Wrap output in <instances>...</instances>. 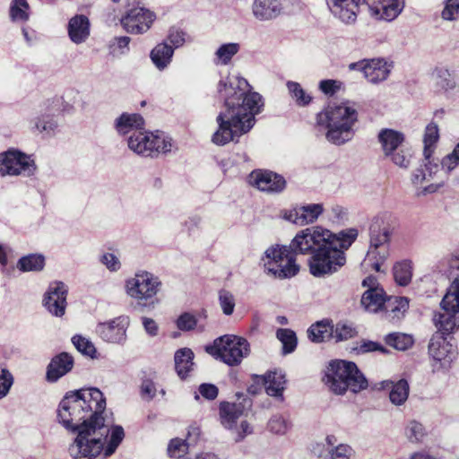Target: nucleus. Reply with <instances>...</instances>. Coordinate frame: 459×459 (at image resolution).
<instances>
[{
    "mask_svg": "<svg viewBox=\"0 0 459 459\" xmlns=\"http://www.w3.org/2000/svg\"><path fill=\"white\" fill-rule=\"evenodd\" d=\"M106 399L98 388L68 392L56 410V420L68 432L77 434L68 447L73 459L112 455L125 437L124 429L106 423L102 413Z\"/></svg>",
    "mask_w": 459,
    "mask_h": 459,
    "instance_id": "f257e3e1",
    "label": "nucleus"
},
{
    "mask_svg": "<svg viewBox=\"0 0 459 459\" xmlns=\"http://www.w3.org/2000/svg\"><path fill=\"white\" fill-rule=\"evenodd\" d=\"M358 237L354 228L332 233L321 227L300 230L290 246L269 247L261 257L264 271L278 279H289L298 274L299 266L296 254L311 255L308 260L312 275L321 277L337 272L346 262L344 250L348 249Z\"/></svg>",
    "mask_w": 459,
    "mask_h": 459,
    "instance_id": "f03ea898",
    "label": "nucleus"
},
{
    "mask_svg": "<svg viewBox=\"0 0 459 459\" xmlns=\"http://www.w3.org/2000/svg\"><path fill=\"white\" fill-rule=\"evenodd\" d=\"M217 91L224 100L225 109L217 116L218 129L212 141L217 145H224L254 126L255 117L261 112L264 102L262 96L252 91L248 82L240 76L221 79Z\"/></svg>",
    "mask_w": 459,
    "mask_h": 459,
    "instance_id": "7ed1b4c3",
    "label": "nucleus"
},
{
    "mask_svg": "<svg viewBox=\"0 0 459 459\" xmlns=\"http://www.w3.org/2000/svg\"><path fill=\"white\" fill-rule=\"evenodd\" d=\"M358 119L357 105L349 100L327 106L316 117L317 124L327 128L326 139L336 145L352 139Z\"/></svg>",
    "mask_w": 459,
    "mask_h": 459,
    "instance_id": "20e7f679",
    "label": "nucleus"
},
{
    "mask_svg": "<svg viewBox=\"0 0 459 459\" xmlns=\"http://www.w3.org/2000/svg\"><path fill=\"white\" fill-rule=\"evenodd\" d=\"M369 231L370 245L362 265L381 272V266L390 255L389 243L394 231L393 217L387 213L377 216Z\"/></svg>",
    "mask_w": 459,
    "mask_h": 459,
    "instance_id": "39448f33",
    "label": "nucleus"
},
{
    "mask_svg": "<svg viewBox=\"0 0 459 459\" xmlns=\"http://www.w3.org/2000/svg\"><path fill=\"white\" fill-rule=\"evenodd\" d=\"M323 382L335 394L342 395L348 390L359 393L367 389L368 383L354 362L333 360L327 366Z\"/></svg>",
    "mask_w": 459,
    "mask_h": 459,
    "instance_id": "423d86ee",
    "label": "nucleus"
},
{
    "mask_svg": "<svg viewBox=\"0 0 459 459\" xmlns=\"http://www.w3.org/2000/svg\"><path fill=\"white\" fill-rule=\"evenodd\" d=\"M161 287L160 278L145 270L137 271L125 281L126 295L142 308H153L159 304L157 295Z\"/></svg>",
    "mask_w": 459,
    "mask_h": 459,
    "instance_id": "0eeeda50",
    "label": "nucleus"
},
{
    "mask_svg": "<svg viewBox=\"0 0 459 459\" xmlns=\"http://www.w3.org/2000/svg\"><path fill=\"white\" fill-rule=\"evenodd\" d=\"M128 148L135 154L156 158L160 154H167L173 147L172 139L163 132H149L139 130L132 133L127 138Z\"/></svg>",
    "mask_w": 459,
    "mask_h": 459,
    "instance_id": "6e6552de",
    "label": "nucleus"
},
{
    "mask_svg": "<svg viewBox=\"0 0 459 459\" xmlns=\"http://www.w3.org/2000/svg\"><path fill=\"white\" fill-rule=\"evenodd\" d=\"M206 351L229 366H238L250 352L248 342L233 334H226L214 340Z\"/></svg>",
    "mask_w": 459,
    "mask_h": 459,
    "instance_id": "1a4fd4ad",
    "label": "nucleus"
},
{
    "mask_svg": "<svg viewBox=\"0 0 459 459\" xmlns=\"http://www.w3.org/2000/svg\"><path fill=\"white\" fill-rule=\"evenodd\" d=\"M36 170L37 165L31 155L15 148L0 152V178H29L33 176Z\"/></svg>",
    "mask_w": 459,
    "mask_h": 459,
    "instance_id": "9d476101",
    "label": "nucleus"
},
{
    "mask_svg": "<svg viewBox=\"0 0 459 459\" xmlns=\"http://www.w3.org/2000/svg\"><path fill=\"white\" fill-rule=\"evenodd\" d=\"M156 20V14L137 4L128 8L120 19L123 29L130 34L141 35L147 32Z\"/></svg>",
    "mask_w": 459,
    "mask_h": 459,
    "instance_id": "9b49d317",
    "label": "nucleus"
},
{
    "mask_svg": "<svg viewBox=\"0 0 459 459\" xmlns=\"http://www.w3.org/2000/svg\"><path fill=\"white\" fill-rule=\"evenodd\" d=\"M393 66V62L385 58H372L351 63L349 69L360 71L368 82L377 84L388 78Z\"/></svg>",
    "mask_w": 459,
    "mask_h": 459,
    "instance_id": "f8f14e48",
    "label": "nucleus"
},
{
    "mask_svg": "<svg viewBox=\"0 0 459 459\" xmlns=\"http://www.w3.org/2000/svg\"><path fill=\"white\" fill-rule=\"evenodd\" d=\"M129 326L127 316H118L109 321L100 323L96 327L97 334L106 342L124 344L126 341V331Z\"/></svg>",
    "mask_w": 459,
    "mask_h": 459,
    "instance_id": "ddd939ff",
    "label": "nucleus"
},
{
    "mask_svg": "<svg viewBox=\"0 0 459 459\" xmlns=\"http://www.w3.org/2000/svg\"><path fill=\"white\" fill-rule=\"evenodd\" d=\"M68 288L62 281H55L49 284L43 298L44 307L54 316L61 317L65 315Z\"/></svg>",
    "mask_w": 459,
    "mask_h": 459,
    "instance_id": "4468645a",
    "label": "nucleus"
},
{
    "mask_svg": "<svg viewBox=\"0 0 459 459\" xmlns=\"http://www.w3.org/2000/svg\"><path fill=\"white\" fill-rule=\"evenodd\" d=\"M248 182L261 191L281 193L286 187L285 178L270 170L255 169L248 176Z\"/></svg>",
    "mask_w": 459,
    "mask_h": 459,
    "instance_id": "2eb2a0df",
    "label": "nucleus"
},
{
    "mask_svg": "<svg viewBox=\"0 0 459 459\" xmlns=\"http://www.w3.org/2000/svg\"><path fill=\"white\" fill-rule=\"evenodd\" d=\"M329 13L339 22L351 25L357 21L361 0H325Z\"/></svg>",
    "mask_w": 459,
    "mask_h": 459,
    "instance_id": "dca6fc26",
    "label": "nucleus"
},
{
    "mask_svg": "<svg viewBox=\"0 0 459 459\" xmlns=\"http://www.w3.org/2000/svg\"><path fill=\"white\" fill-rule=\"evenodd\" d=\"M323 212L322 204H309L285 211L283 218L296 225L304 226L315 222Z\"/></svg>",
    "mask_w": 459,
    "mask_h": 459,
    "instance_id": "f3484780",
    "label": "nucleus"
},
{
    "mask_svg": "<svg viewBox=\"0 0 459 459\" xmlns=\"http://www.w3.org/2000/svg\"><path fill=\"white\" fill-rule=\"evenodd\" d=\"M431 358L442 365H448L455 357L454 346L440 333H435L429 344Z\"/></svg>",
    "mask_w": 459,
    "mask_h": 459,
    "instance_id": "a211bd4d",
    "label": "nucleus"
},
{
    "mask_svg": "<svg viewBox=\"0 0 459 459\" xmlns=\"http://www.w3.org/2000/svg\"><path fill=\"white\" fill-rule=\"evenodd\" d=\"M371 15L385 21L394 20L402 11L403 0H364Z\"/></svg>",
    "mask_w": 459,
    "mask_h": 459,
    "instance_id": "6ab92c4d",
    "label": "nucleus"
},
{
    "mask_svg": "<svg viewBox=\"0 0 459 459\" xmlns=\"http://www.w3.org/2000/svg\"><path fill=\"white\" fill-rule=\"evenodd\" d=\"M67 34L70 40L76 45L86 42L91 34L89 18L83 14L73 16L67 24Z\"/></svg>",
    "mask_w": 459,
    "mask_h": 459,
    "instance_id": "aec40b11",
    "label": "nucleus"
},
{
    "mask_svg": "<svg viewBox=\"0 0 459 459\" xmlns=\"http://www.w3.org/2000/svg\"><path fill=\"white\" fill-rule=\"evenodd\" d=\"M284 0H255L252 4L254 16L259 21H271L278 17L283 9Z\"/></svg>",
    "mask_w": 459,
    "mask_h": 459,
    "instance_id": "412c9836",
    "label": "nucleus"
},
{
    "mask_svg": "<svg viewBox=\"0 0 459 459\" xmlns=\"http://www.w3.org/2000/svg\"><path fill=\"white\" fill-rule=\"evenodd\" d=\"M74 367L73 357L66 353L62 352L55 356L47 368V380L49 382H56Z\"/></svg>",
    "mask_w": 459,
    "mask_h": 459,
    "instance_id": "4be33fe9",
    "label": "nucleus"
},
{
    "mask_svg": "<svg viewBox=\"0 0 459 459\" xmlns=\"http://www.w3.org/2000/svg\"><path fill=\"white\" fill-rule=\"evenodd\" d=\"M433 85L444 92H451L458 87V80L454 71L446 66H437L430 74Z\"/></svg>",
    "mask_w": 459,
    "mask_h": 459,
    "instance_id": "5701e85b",
    "label": "nucleus"
},
{
    "mask_svg": "<svg viewBox=\"0 0 459 459\" xmlns=\"http://www.w3.org/2000/svg\"><path fill=\"white\" fill-rule=\"evenodd\" d=\"M245 404L242 403L221 402L219 407L221 424L227 429L233 430L237 420L244 414Z\"/></svg>",
    "mask_w": 459,
    "mask_h": 459,
    "instance_id": "b1692460",
    "label": "nucleus"
},
{
    "mask_svg": "<svg viewBox=\"0 0 459 459\" xmlns=\"http://www.w3.org/2000/svg\"><path fill=\"white\" fill-rule=\"evenodd\" d=\"M114 127L120 135L143 130L144 119L138 113H122L114 121Z\"/></svg>",
    "mask_w": 459,
    "mask_h": 459,
    "instance_id": "393cba45",
    "label": "nucleus"
},
{
    "mask_svg": "<svg viewBox=\"0 0 459 459\" xmlns=\"http://www.w3.org/2000/svg\"><path fill=\"white\" fill-rule=\"evenodd\" d=\"M265 392L268 395L283 399V391L286 387L285 374L281 370L269 371L262 377Z\"/></svg>",
    "mask_w": 459,
    "mask_h": 459,
    "instance_id": "a878e982",
    "label": "nucleus"
},
{
    "mask_svg": "<svg viewBox=\"0 0 459 459\" xmlns=\"http://www.w3.org/2000/svg\"><path fill=\"white\" fill-rule=\"evenodd\" d=\"M377 140L381 144L385 156L393 154L394 152L404 142V134L391 128H383L378 132Z\"/></svg>",
    "mask_w": 459,
    "mask_h": 459,
    "instance_id": "bb28decb",
    "label": "nucleus"
},
{
    "mask_svg": "<svg viewBox=\"0 0 459 459\" xmlns=\"http://www.w3.org/2000/svg\"><path fill=\"white\" fill-rule=\"evenodd\" d=\"M174 48L166 41L158 43L150 53V58L159 71L165 70L171 63Z\"/></svg>",
    "mask_w": 459,
    "mask_h": 459,
    "instance_id": "cd10ccee",
    "label": "nucleus"
},
{
    "mask_svg": "<svg viewBox=\"0 0 459 459\" xmlns=\"http://www.w3.org/2000/svg\"><path fill=\"white\" fill-rule=\"evenodd\" d=\"M194 352L189 348H182L176 351L174 360L175 368L178 377L182 379L188 376L194 368Z\"/></svg>",
    "mask_w": 459,
    "mask_h": 459,
    "instance_id": "c85d7f7f",
    "label": "nucleus"
},
{
    "mask_svg": "<svg viewBox=\"0 0 459 459\" xmlns=\"http://www.w3.org/2000/svg\"><path fill=\"white\" fill-rule=\"evenodd\" d=\"M385 297L383 289L369 288L361 298V305L371 313H376L385 305Z\"/></svg>",
    "mask_w": 459,
    "mask_h": 459,
    "instance_id": "c756f323",
    "label": "nucleus"
},
{
    "mask_svg": "<svg viewBox=\"0 0 459 459\" xmlns=\"http://www.w3.org/2000/svg\"><path fill=\"white\" fill-rule=\"evenodd\" d=\"M443 313H436L433 317V322L437 331L436 333H440L443 336L449 334L455 329L459 328V324H457V318L455 314L457 312L444 310Z\"/></svg>",
    "mask_w": 459,
    "mask_h": 459,
    "instance_id": "7c9ffc66",
    "label": "nucleus"
},
{
    "mask_svg": "<svg viewBox=\"0 0 459 459\" xmlns=\"http://www.w3.org/2000/svg\"><path fill=\"white\" fill-rule=\"evenodd\" d=\"M31 125L32 129L46 135L55 134L58 127L56 117L49 112L41 113L31 121Z\"/></svg>",
    "mask_w": 459,
    "mask_h": 459,
    "instance_id": "2f4dec72",
    "label": "nucleus"
},
{
    "mask_svg": "<svg viewBox=\"0 0 459 459\" xmlns=\"http://www.w3.org/2000/svg\"><path fill=\"white\" fill-rule=\"evenodd\" d=\"M439 139V128L435 122H430L426 126L423 135V156L429 159L433 155L437 143Z\"/></svg>",
    "mask_w": 459,
    "mask_h": 459,
    "instance_id": "473e14b6",
    "label": "nucleus"
},
{
    "mask_svg": "<svg viewBox=\"0 0 459 459\" xmlns=\"http://www.w3.org/2000/svg\"><path fill=\"white\" fill-rule=\"evenodd\" d=\"M333 326L328 322H317L307 330V336L313 342H323L333 337Z\"/></svg>",
    "mask_w": 459,
    "mask_h": 459,
    "instance_id": "72a5a7b5",
    "label": "nucleus"
},
{
    "mask_svg": "<svg viewBox=\"0 0 459 459\" xmlns=\"http://www.w3.org/2000/svg\"><path fill=\"white\" fill-rule=\"evenodd\" d=\"M240 45L235 42L221 45L214 53L213 63L216 65H229L232 57L238 53Z\"/></svg>",
    "mask_w": 459,
    "mask_h": 459,
    "instance_id": "f704fd0d",
    "label": "nucleus"
},
{
    "mask_svg": "<svg viewBox=\"0 0 459 459\" xmlns=\"http://www.w3.org/2000/svg\"><path fill=\"white\" fill-rule=\"evenodd\" d=\"M389 399L396 406L403 405L409 397L410 387L405 379H400L397 382L391 383Z\"/></svg>",
    "mask_w": 459,
    "mask_h": 459,
    "instance_id": "c9c22d12",
    "label": "nucleus"
},
{
    "mask_svg": "<svg viewBox=\"0 0 459 459\" xmlns=\"http://www.w3.org/2000/svg\"><path fill=\"white\" fill-rule=\"evenodd\" d=\"M45 266V257L40 254H30L21 257L17 268L21 272H39Z\"/></svg>",
    "mask_w": 459,
    "mask_h": 459,
    "instance_id": "e433bc0d",
    "label": "nucleus"
},
{
    "mask_svg": "<svg viewBox=\"0 0 459 459\" xmlns=\"http://www.w3.org/2000/svg\"><path fill=\"white\" fill-rule=\"evenodd\" d=\"M394 281L400 286L408 285L412 277V266L410 260H402L394 264L393 267Z\"/></svg>",
    "mask_w": 459,
    "mask_h": 459,
    "instance_id": "4c0bfd02",
    "label": "nucleus"
},
{
    "mask_svg": "<svg viewBox=\"0 0 459 459\" xmlns=\"http://www.w3.org/2000/svg\"><path fill=\"white\" fill-rule=\"evenodd\" d=\"M404 436L411 443L418 444L424 440L427 431L420 421L411 420L404 428Z\"/></svg>",
    "mask_w": 459,
    "mask_h": 459,
    "instance_id": "58836bf2",
    "label": "nucleus"
},
{
    "mask_svg": "<svg viewBox=\"0 0 459 459\" xmlns=\"http://www.w3.org/2000/svg\"><path fill=\"white\" fill-rule=\"evenodd\" d=\"M277 339L282 344V352L283 354H289L295 351L298 339L296 333L288 328H280L276 332Z\"/></svg>",
    "mask_w": 459,
    "mask_h": 459,
    "instance_id": "ea45409f",
    "label": "nucleus"
},
{
    "mask_svg": "<svg viewBox=\"0 0 459 459\" xmlns=\"http://www.w3.org/2000/svg\"><path fill=\"white\" fill-rule=\"evenodd\" d=\"M27 0H13L10 6V17L14 22H24L29 19Z\"/></svg>",
    "mask_w": 459,
    "mask_h": 459,
    "instance_id": "a19ab883",
    "label": "nucleus"
},
{
    "mask_svg": "<svg viewBox=\"0 0 459 459\" xmlns=\"http://www.w3.org/2000/svg\"><path fill=\"white\" fill-rule=\"evenodd\" d=\"M287 89L299 106H307L312 98L307 94L299 82L289 81L286 83Z\"/></svg>",
    "mask_w": 459,
    "mask_h": 459,
    "instance_id": "79ce46f5",
    "label": "nucleus"
},
{
    "mask_svg": "<svg viewBox=\"0 0 459 459\" xmlns=\"http://www.w3.org/2000/svg\"><path fill=\"white\" fill-rule=\"evenodd\" d=\"M218 301L225 316H231L233 314L236 307V298L232 292L224 289L219 290Z\"/></svg>",
    "mask_w": 459,
    "mask_h": 459,
    "instance_id": "37998d69",
    "label": "nucleus"
},
{
    "mask_svg": "<svg viewBox=\"0 0 459 459\" xmlns=\"http://www.w3.org/2000/svg\"><path fill=\"white\" fill-rule=\"evenodd\" d=\"M290 427V422L281 414L273 415L267 423V429L271 433L280 436L285 435Z\"/></svg>",
    "mask_w": 459,
    "mask_h": 459,
    "instance_id": "c03bdc74",
    "label": "nucleus"
},
{
    "mask_svg": "<svg viewBox=\"0 0 459 459\" xmlns=\"http://www.w3.org/2000/svg\"><path fill=\"white\" fill-rule=\"evenodd\" d=\"M385 342L388 345L399 351H405L413 343V340L410 335L399 333H389L385 337Z\"/></svg>",
    "mask_w": 459,
    "mask_h": 459,
    "instance_id": "a18cd8bd",
    "label": "nucleus"
},
{
    "mask_svg": "<svg viewBox=\"0 0 459 459\" xmlns=\"http://www.w3.org/2000/svg\"><path fill=\"white\" fill-rule=\"evenodd\" d=\"M168 455L171 458H181L188 452V444L181 438H173L168 446Z\"/></svg>",
    "mask_w": 459,
    "mask_h": 459,
    "instance_id": "49530a36",
    "label": "nucleus"
},
{
    "mask_svg": "<svg viewBox=\"0 0 459 459\" xmlns=\"http://www.w3.org/2000/svg\"><path fill=\"white\" fill-rule=\"evenodd\" d=\"M72 342L78 351L89 357H94L96 349L93 343L87 338L76 334L72 338Z\"/></svg>",
    "mask_w": 459,
    "mask_h": 459,
    "instance_id": "de8ad7c7",
    "label": "nucleus"
},
{
    "mask_svg": "<svg viewBox=\"0 0 459 459\" xmlns=\"http://www.w3.org/2000/svg\"><path fill=\"white\" fill-rule=\"evenodd\" d=\"M331 459H352L355 451L347 444H339L328 449Z\"/></svg>",
    "mask_w": 459,
    "mask_h": 459,
    "instance_id": "09e8293b",
    "label": "nucleus"
},
{
    "mask_svg": "<svg viewBox=\"0 0 459 459\" xmlns=\"http://www.w3.org/2000/svg\"><path fill=\"white\" fill-rule=\"evenodd\" d=\"M167 40L173 48H180L186 41V33L179 28L171 27L169 30Z\"/></svg>",
    "mask_w": 459,
    "mask_h": 459,
    "instance_id": "8fccbe9b",
    "label": "nucleus"
},
{
    "mask_svg": "<svg viewBox=\"0 0 459 459\" xmlns=\"http://www.w3.org/2000/svg\"><path fill=\"white\" fill-rule=\"evenodd\" d=\"M13 384V377L11 372L0 367V400L7 395Z\"/></svg>",
    "mask_w": 459,
    "mask_h": 459,
    "instance_id": "3c124183",
    "label": "nucleus"
},
{
    "mask_svg": "<svg viewBox=\"0 0 459 459\" xmlns=\"http://www.w3.org/2000/svg\"><path fill=\"white\" fill-rule=\"evenodd\" d=\"M388 157L391 159L392 162L394 165L403 169L409 168L411 164V154L410 153L409 151H405L403 149L396 150L395 152H393V154L389 155Z\"/></svg>",
    "mask_w": 459,
    "mask_h": 459,
    "instance_id": "603ef678",
    "label": "nucleus"
},
{
    "mask_svg": "<svg viewBox=\"0 0 459 459\" xmlns=\"http://www.w3.org/2000/svg\"><path fill=\"white\" fill-rule=\"evenodd\" d=\"M441 17L445 21H455L459 13V0H445Z\"/></svg>",
    "mask_w": 459,
    "mask_h": 459,
    "instance_id": "864d4df0",
    "label": "nucleus"
},
{
    "mask_svg": "<svg viewBox=\"0 0 459 459\" xmlns=\"http://www.w3.org/2000/svg\"><path fill=\"white\" fill-rule=\"evenodd\" d=\"M197 325V320L194 315L185 312L180 315L177 320V326L181 331H191Z\"/></svg>",
    "mask_w": 459,
    "mask_h": 459,
    "instance_id": "5fc2aeb1",
    "label": "nucleus"
},
{
    "mask_svg": "<svg viewBox=\"0 0 459 459\" xmlns=\"http://www.w3.org/2000/svg\"><path fill=\"white\" fill-rule=\"evenodd\" d=\"M459 166V156L455 153V151L446 155L441 160L442 169L446 173H451L455 169Z\"/></svg>",
    "mask_w": 459,
    "mask_h": 459,
    "instance_id": "6e6d98bb",
    "label": "nucleus"
},
{
    "mask_svg": "<svg viewBox=\"0 0 459 459\" xmlns=\"http://www.w3.org/2000/svg\"><path fill=\"white\" fill-rule=\"evenodd\" d=\"M100 262L110 272H117L121 268L119 258L113 253H105L100 257Z\"/></svg>",
    "mask_w": 459,
    "mask_h": 459,
    "instance_id": "4d7b16f0",
    "label": "nucleus"
},
{
    "mask_svg": "<svg viewBox=\"0 0 459 459\" xmlns=\"http://www.w3.org/2000/svg\"><path fill=\"white\" fill-rule=\"evenodd\" d=\"M342 86V82L336 80H322L319 82V90L327 96L334 95Z\"/></svg>",
    "mask_w": 459,
    "mask_h": 459,
    "instance_id": "13d9d810",
    "label": "nucleus"
},
{
    "mask_svg": "<svg viewBox=\"0 0 459 459\" xmlns=\"http://www.w3.org/2000/svg\"><path fill=\"white\" fill-rule=\"evenodd\" d=\"M333 333V337L339 342L351 338L355 334V330L351 325L338 324Z\"/></svg>",
    "mask_w": 459,
    "mask_h": 459,
    "instance_id": "bf43d9fd",
    "label": "nucleus"
},
{
    "mask_svg": "<svg viewBox=\"0 0 459 459\" xmlns=\"http://www.w3.org/2000/svg\"><path fill=\"white\" fill-rule=\"evenodd\" d=\"M411 180L412 185L416 187L421 186L424 183H429L431 181V179L428 177L427 171L422 166L412 171Z\"/></svg>",
    "mask_w": 459,
    "mask_h": 459,
    "instance_id": "052dcab7",
    "label": "nucleus"
},
{
    "mask_svg": "<svg viewBox=\"0 0 459 459\" xmlns=\"http://www.w3.org/2000/svg\"><path fill=\"white\" fill-rule=\"evenodd\" d=\"M157 392L154 382L151 379H144L141 385V394L145 400H152L155 397Z\"/></svg>",
    "mask_w": 459,
    "mask_h": 459,
    "instance_id": "680f3d73",
    "label": "nucleus"
},
{
    "mask_svg": "<svg viewBox=\"0 0 459 459\" xmlns=\"http://www.w3.org/2000/svg\"><path fill=\"white\" fill-rule=\"evenodd\" d=\"M199 394L207 400H214L218 396V387L212 384H202L198 388Z\"/></svg>",
    "mask_w": 459,
    "mask_h": 459,
    "instance_id": "e2e57ef3",
    "label": "nucleus"
},
{
    "mask_svg": "<svg viewBox=\"0 0 459 459\" xmlns=\"http://www.w3.org/2000/svg\"><path fill=\"white\" fill-rule=\"evenodd\" d=\"M422 167L428 173V177L432 180L436 178L437 174L439 171L438 162L433 159V155L429 159L424 157V161Z\"/></svg>",
    "mask_w": 459,
    "mask_h": 459,
    "instance_id": "0e129e2a",
    "label": "nucleus"
},
{
    "mask_svg": "<svg viewBox=\"0 0 459 459\" xmlns=\"http://www.w3.org/2000/svg\"><path fill=\"white\" fill-rule=\"evenodd\" d=\"M232 431L236 434L235 440L239 442L247 435H250L253 432V429L247 421L243 420L241 421L240 426H236Z\"/></svg>",
    "mask_w": 459,
    "mask_h": 459,
    "instance_id": "69168bd1",
    "label": "nucleus"
},
{
    "mask_svg": "<svg viewBox=\"0 0 459 459\" xmlns=\"http://www.w3.org/2000/svg\"><path fill=\"white\" fill-rule=\"evenodd\" d=\"M392 302L393 307H391L392 312H401L404 313L409 307V300L404 297H395L394 298V301L392 299H388V303Z\"/></svg>",
    "mask_w": 459,
    "mask_h": 459,
    "instance_id": "338daca9",
    "label": "nucleus"
},
{
    "mask_svg": "<svg viewBox=\"0 0 459 459\" xmlns=\"http://www.w3.org/2000/svg\"><path fill=\"white\" fill-rule=\"evenodd\" d=\"M142 324L144 328V331L148 335L152 337L158 335L159 326L158 324L152 318L143 316Z\"/></svg>",
    "mask_w": 459,
    "mask_h": 459,
    "instance_id": "774afa93",
    "label": "nucleus"
}]
</instances>
